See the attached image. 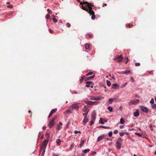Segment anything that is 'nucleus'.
Listing matches in <instances>:
<instances>
[{
  "label": "nucleus",
  "instance_id": "37998d69",
  "mask_svg": "<svg viewBox=\"0 0 156 156\" xmlns=\"http://www.w3.org/2000/svg\"><path fill=\"white\" fill-rule=\"evenodd\" d=\"M50 17V16L48 14H47L46 16V18L47 19H48Z\"/></svg>",
  "mask_w": 156,
  "mask_h": 156
},
{
  "label": "nucleus",
  "instance_id": "6e6552de",
  "mask_svg": "<svg viewBox=\"0 0 156 156\" xmlns=\"http://www.w3.org/2000/svg\"><path fill=\"white\" fill-rule=\"evenodd\" d=\"M86 87H91V88L93 87L92 82L91 81H87L86 83Z\"/></svg>",
  "mask_w": 156,
  "mask_h": 156
},
{
  "label": "nucleus",
  "instance_id": "20e7f679",
  "mask_svg": "<svg viewBox=\"0 0 156 156\" xmlns=\"http://www.w3.org/2000/svg\"><path fill=\"white\" fill-rule=\"evenodd\" d=\"M89 98L90 100H101V98H103L102 97L100 96L98 97H97L93 96H90Z\"/></svg>",
  "mask_w": 156,
  "mask_h": 156
},
{
  "label": "nucleus",
  "instance_id": "2f4dec72",
  "mask_svg": "<svg viewBox=\"0 0 156 156\" xmlns=\"http://www.w3.org/2000/svg\"><path fill=\"white\" fill-rule=\"evenodd\" d=\"M85 48L87 50H89L90 49V45L88 44H86L85 47Z\"/></svg>",
  "mask_w": 156,
  "mask_h": 156
},
{
  "label": "nucleus",
  "instance_id": "c03bdc74",
  "mask_svg": "<svg viewBox=\"0 0 156 156\" xmlns=\"http://www.w3.org/2000/svg\"><path fill=\"white\" fill-rule=\"evenodd\" d=\"M124 132H121V133H119V134L120 136H123L124 135Z\"/></svg>",
  "mask_w": 156,
  "mask_h": 156
},
{
  "label": "nucleus",
  "instance_id": "9b49d317",
  "mask_svg": "<svg viewBox=\"0 0 156 156\" xmlns=\"http://www.w3.org/2000/svg\"><path fill=\"white\" fill-rule=\"evenodd\" d=\"M91 120L94 121L96 118V113L95 112H94L92 113L91 115Z\"/></svg>",
  "mask_w": 156,
  "mask_h": 156
},
{
  "label": "nucleus",
  "instance_id": "423d86ee",
  "mask_svg": "<svg viewBox=\"0 0 156 156\" xmlns=\"http://www.w3.org/2000/svg\"><path fill=\"white\" fill-rule=\"evenodd\" d=\"M140 108L141 109V110L144 112L146 113H147L148 112L149 110L148 108L145 107H144L143 106H140Z\"/></svg>",
  "mask_w": 156,
  "mask_h": 156
},
{
  "label": "nucleus",
  "instance_id": "72a5a7b5",
  "mask_svg": "<svg viewBox=\"0 0 156 156\" xmlns=\"http://www.w3.org/2000/svg\"><path fill=\"white\" fill-rule=\"evenodd\" d=\"M88 111H87V112L85 113H83V116H84V118H86L87 117V114L88 113Z\"/></svg>",
  "mask_w": 156,
  "mask_h": 156
},
{
  "label": "nucleus",
  "instance_id": "393cba45",
  "mask_svg": "<svg viewBox=\"0 0 156 156\" xmlns=\"http://www.w3.org/2000/svg\"><path fill=\"white\" fill-rule=\"evenodd\" d=\"M61 140L60 139H58L56 141V143L58 145H60L61 144Z\"/></svg>",
  "mask_w": 156,
  "mask_h": 156
},
{
  "label": "nucleus",
  "instance_id": "412c9836",
  "mask_svg": "<svg viewBox=\"0 0 156 156\" xmlns=\"http://www.w3.org/2000/svg\"><path fill=\"white\" fill-rule=\"evenodd\" d=\"M85 102L88 105H92V101H85Z\"/></svg>",
  "mask_w": 156,
  "mask_h": 156
},
{
  "label": "nucleus",
  "instance_id": "473e14b6",
  "mask_svg": "<svg viewBox=\"0 0 156 156\" xmlns=\"http://www.w3.org/2000/svg\"><path fill=\"white\" fill-rule=\"evenodd\" d=\"M133 26V25L130 24H128L126 26V27H129V28L132 27Z\"/></svg>",
  "mask_w": 156,
  "mask_h": 156
},
{
  "label": "nucleus",
  "instance_id": "ea45409f",
  "mask_svg": "<svg viewBox=\"0 0 156 156\" xmlns=\"http://www.w3.org/2000/svg\"><path fill=\"white\" fill-rule=\"evenodd\" d=\"M52 20H53V22L55 23H56L58 22L57 20L56 19H55L54 18L52 19Z\"/></svg>",
  "mask_w": 156,
  "mask_h": 156
},
{
  "label": "nucleus",
  "instance_id": "9d476101",
  "mask_svg": "<svg viewBox=\"0 0 156 156\" xmlns=\"http://www.w3.org/2000/svg\"><path fill=\"white\" fill-rule=\"evenodd\" d=\"M57 111V109L55 108L52 109L49 115L48 116V118H50L51 116L52 115V114L54 113L55 112H56Z\"/></svg>",
  "mask_w": 156,
  "mask_h": 156
},
{
  "label": "nucleus",
  "instance_id": "a211bd4d",
  "mask_svg": "<svg viewBox=\"0 0 156 156\" xmlns=\"http://www.w3.org/2000/svg\"><path fill=\"white\" fill-rule=\"evenodd\" d=\"M85 142V141L84 140H82L81 141L80 144H79V146L80 147H82L83 146Z\"/></svg>",
  "mask_w": 156,
  "mask_h": 156
},
{
  "label": "nucleus",
  "instance_id": "f03ea898",
  "mask_svg": "<svg viewBox=\"0 0 156 156\" xmlns=\"http://www.w3.org/2000/svg\"><path fill=\"white\" fill-rule=\"evenodd\" d=\"M122 139L121 138H119L116 141V147L118 149H120L121 148L122 143Z\"/></svg>",
  "mask_w": 156,
  "mask_h": 156
},
{
  "label": "nucleus",
  "instance_id": "de8ad7c7",
  "mask_svg": "<svg viewBox=\"0 0 156 156\" xmlns=\"http://www.w3.org/2000/svg\"><path fill=\"white\" fill-rule=\"evenodd\" d=\"M130 79L131 81L133 83V82H134V80L133 77H131L130 78Z\"/></svg>",
  "mask_w": 156,
  "mask_h": 156
},
{
  "label": "nucleus",
  "instance_id": "f8f14e48",
  "mask_svg": "<svg viewBox=\"0 0 156 156\" xmlns=\"http://www.w3.org/2000/svg\"><path fill=\"white\" fill-rule=\"evenodd\" d=\"M117 99L116 98H110L108 101V102L110 104H112L113 101H116L117 100Z\"/></svg>",
  "mask_w": 156,
  "mask_h": 156
},
{
  "label": "nucleus",
  "instance_id": "6e6d98bb",
  "mask_svg": "<svg viewBox=\"0 0 156 156\" xmlns=\"http://www.w3.org/2000/svg\"><path fill=\"white\" fill-rule=\"evenodd\" d=\"M45 136H47V138H48L49 137V136H50L49 134L48 133H46L45 134Z\"/></svg>",
  "mask_w": 156,
  "mask_h": 156
},
{
  "label": "nucleus",
  "instance_id": "09e8293b",
  "mask_svg": "<svg viewBox=\"0 0 156 156\" xmlns=\"http://www.w3.org/2000/svg\"><path fill=\"white\" fill-rule=\"evenodd\" d=\"M94 76V75H93L92 76H89L88 78V79H93Z\"/></svg>",
  "mask_w": 156,
  "mask_h": 156
},
{
  "label": "nucleus",
  "instance_id": "4d7b16f0",
  "mask_svg": "<svg viewBox=\"0 0 156 156\" xmlns=\"http://www.w3.org/2000/svg\"><path fill=\"white\" fill-rule=\"evenodd\" d=\"M74 145H73V144H72L70 147V149H72L73 147H74Z\"/></svg>",
  "mask_w": 156,
  "mask_h": 156
},
{
  "label": "nucleus",
  "instance_id": "4be33fe9",
  "mask_svg": "<svg viewBox=\"0 0 156 156\" xmlns=\"http://www.w3.org/2000/svg\"><path fill=\"white\" fill-rule=\"evenodd\" d=\"M88 121V119L86 118H84L83 120V122L85 124Z\"/></svg>",
  "mask_w": 156,
  "mask_h": 156
},
{
  "label": "nucleus",
  "instance_id": "3c124183",
  "mask_svg": "<svg viewBox=\"0 0 156 156\" xmlns=\"http://www.w3.org/2000/svg\"><path fill=\"white\" fill-rule=\"evenodd\" d=\"M72 93L73 94H77V92L75 90H73L72 91Z\"/></svg>",
  "mask_w": 156,
  "mask_h": 156
},
{
  "label": "nucleus",
  "instance_id": "6ab92c4d",
  "mask_svg": "<svg viewBox=\"0 0 156 156\" xmlns=\"http://www.w3.org/2000/svg\"><path fill=\"white\" fill-rule=\"evenodd\" d=\"M90 14V15H92L91 17V19L93 20H94L95 18V16L94 15V12L93 13H91Z\"/></svg>",
  "mask_w": 156,
  "mask_h": 156
},
{
  "label": "nucleus",
  "instance_id": "2eb2a0df",
  "mask_svg": "<svg viewBox=\"0 0 156 156\" xmlns=\"http://www.w3.org/2000/svg\"><path fill=\"white\" fill-rule=\"evenodd\" d=\"M139 102V100L138 99H136L134 101H132V104H133L136 105Z\"/></svg>",
  "mask_w": 156,
  "mask_h": 156
},
{
  "label": "nucleus",
  "instance_id": "39448f33",
  "mask_svg": "<svg viewBox=\"0 0 156 156\" xmlns=\"http://www.w3.org/2000/svg\"><path fill=\"white\" fill-rule=\"evenodd\" d=\"M56 119V118H53L51 121L49 123L48 126L49 128H51L54 125L55 121Z\"/></svg>",
  "mask_w": 156,
  "mask_h": 156
},
{
  "label": "nucleus",
  "instance_id": "aec40b11",
  "mask_svg": "<svg viewBox=\"0 0 156 156\" xmlns=\"http://www.w3.org/2000/svg\"><path fill=\"white\" fill-rule=\"evenodd\" d=\"M139 115V112L138 110H137L136 112H134V116L135 117H137Z\"/></svg>",
  "mask_w": 156,
  "mask_h": 156
},
{
  "label": "nucleus",
  "instance_id": "f704fd0d",
  "mask_svg": "<svg viewBox=\"0 0 156 156\" xmlns=\"http://www.w3.org/2000/svg\"><path fill=\"white\" fill-rule=\"evenodd\" d=\"M112 131H111L108 133V136L109 137H111L112 136Z\"/></svg>",
  "mask_w": 156,
  "mask_h": 156
},
{
  "label": "nucleus",
  "instance_id": "dca6fc26",
  "mask_svg": "<svg viewBox=\"0 0 156 156\" xmlns=\"http://www.w3.org/2000/svg\"><path fill=\"white\" fill-rule=\"evenodd\" d=\"M119 87L117 83L113 84L112 85V88L114 89H117Z\"/></svg>",
  "mask_w": 156,
  "mask_h": 156
},
{
  "label": "nucleus",
  "instance_id": "5fc2aeb1",
  "mask_svg": "<svg viewBox=\"0 0 156 156\" xmlns=\"http://www.w3.org/2000/svg\"><path fill=\"white\" fill-rule=\"evenodd\" d=\"M114 133L115 134H116L118 133V131L117 130H115L114 131Z\"/></svg>",
  "mask_w": 156,
  "mask_h": 156
},
{
  "label": "nucleus",
  "instance_id": "ddd939ff",
  "mask_svg": "<svg viewBox=\"0 0 156 156\" xmlns=\"http://www.w3.org/2000/svg\"><path fill=\"white\" fill-rule=\"evenodd\" d=\"M99 123H100L101 124H104L105 122H107V121L105 119H104L103 118H101L99 121Z\"/></svg>",
  "mask_w": 156,
  "mask_h": 156
},
{
  "label": "nucleus",
  "instance_id": "1a4fd4ad",
  "mask_svg": "<svg viewBox=\"0 0 156 156\" xmlns=\"http://www.w3.org/2000/svg\"><path fill=\"white\" fill-rule=\"evenodd\" d=\"M122 59L123 58L122 55H117L116 58H114V59L117 60L119 62H121L122 61Z\"/></svg>",
  "mask_w": 156,
  "mask_h": 156
},
{
  "label": "nucleus",
  "instance_id": "b1692460",
  "mask_svg": "<svg viewBox=\"0 0 156 156\" xmlns=\"http://www.w3.org/2000/svg\"><path fill=\"white\" fill-rule=\"evenodd\" d=\"M106 83L107 85H108V86L110 87L111 85V83L110 81L108 80H107L106 81Z\"/></svg>",
  "mask_w": 156,
  "mask_h": 156
},
{
  "label": "nucleus",
  "instance_id": "4468645a",
  "mask_svg": "<svg viewBox=\"0 0 156 156\" xmlns=\"http://www.w3.org/2000/svg\"><path fill=\"white\" fill-rule=\"evenodd\" d=\"M105 136L104 135H103L101 136H99L97 139V141H100L101 140H102L104 138V137Z\"/></svg>",
  "mask_w": 156,
  "mask_h": 156
},
{
  "label": "nucleus",
  "instance_id": "4c0bfd02",
  "mask_svg": "<svg viewBox=\"0 0 156 156\" xmlns=\"http://www.w3.org/2000/svg\"><path fill=\"white\" fill-rule=\"evenodd\" d=\"M154 99L153 98H152L151 100L150 101V102L151 104H153L154 103Z\"/></svg>",
  "mask_w": 156,
  "mask_h": 156
},
{
  "label": "nucleus",
  "instance_id": "58836bf2",
  "mask_svg": "<svg viewBox=\"0 0 156 156\" xmlns=\"http://www.w3.org/2000/svg\"><path fill=\"white\" fill-rule=\"evenodd\" d=\"M74 133L75 134H77V133H81V132L80 131H78L77 130H75L74 131Z\"/></svg>",
  "mask_w": 156,
  "mask_h": 156
},
{
  "label": "nucleus",
  "instance_id": "bf43d9fd",
  "mask_svg": "<svg viewBox=\"0 0 156 156\" xmlns=\"http://www.w3.org/2000/svg\"><path fill=\"white\" fill-rule=\"evenodd\" d=\"M49 32L51 33H52L53 32V30H51V29H49Z\"/></svg>",
  "mask_w": 156,
  "mask_h": 156
},
{
  "label": "nucleus",
  "instance_id": "bb28decb",
  "mask_svg": "<svg viewBox=\"0 0 156 156\" xmlns=\"http://www.w3.org/2000/svg\"><path fill=\"white\" fill-rule=\"evenodd\" d=\"M88 109V106H85L83 108V112H87L88 111H87Z\"/></svg>",
  "mask_w": 156,
  "mask_h": 156
},
{
  "label": "nucleus",
  "instance_id": "603ef678",
  "mask_svg": "<svg viewBox=\"0 0 156 156\" xmlns=\"http://www.w3.org/2000/svg\"><path fill=\"white\" fill-rule=\"evenodd\" d=\"M156 107V104H154L152 106V109H154Z\"/></svg>",
  "mask_w": 156,
  "mask_h": 156
},
{
  "label": "nucleus",
  "instance_id": "f3484780",
  "mask_svg": "<svg viewBox=\"0 0 156 156\" xmlns=\"http://www.w3.org/2000/svg\"><path fill=\"white\" fill-rule=\"evenodd\" d=\"M121 73L122 74H130L131 73V72L129 70H127L126 71H125V72H121Z\"/></svg>",
  "mask_w": 156,
  "mask_h": 156
},
{
  "label": "nucleus",
  "instance_id": "cd10ccee",
  "mask_svg": "<svg viewBox=\"0 0 156 156\" xmlns=\"http://www.w3.org/2000/svg\"><path fill=\"white\" fill-rule=\"evenodd\" d=\"M127 84V82H126L125 83H123L122 84V85L121 86L120 88H123L125 87L126 86Z\"/></svg>",
  "mask_w": 156,
  "mask_h": 156
},
{
  "label": "nucleus",
  "instance_id": "864d4df0",
  "mask_svg": "<svg viewBox=\"0 0 156 156\" xmlns=\"http://www.w3.org/2000/svg\"><path fill=\"white\" fill-rule=\"evenodd\" d=\"M135 65L136 66H139L140 65V63H135Z\"/></svg>",
  "mask_w": 156,
  "mask_h": 156
},
{
  "label": "nucleus",
  "instance_id": "a878e982",
  "mask_svg": "<svg viewBox=\"0 0 156 156\" xmlns=\"http://www.w3.org/2000/svg\"><path fill=\"white\" fill-rule=\"evenodd\" d=\"M124 123V121L122 118H121L120 121V123L121 124H123Z\"/></svg>",
  "mask_w": 156,
  "mask_h": 156
},
{
  "label": "nucleus",
  "instance_id": "774afa93",
  "mask_svg": "<svg viewBox=\"0 0 156 156\" xmlns=\"http://www.w3.org/2000/svg\"><path fill=\"white\" fill-rule=\"evenodd\" d=\"M52 156H58V155L55 154H53Z\"/></svg>",
  "mask_w": 156,
  "mask_h": 156
},
{
  "label": "nucleus",
  "instance_id": "5701e85b",
  "mask_svg": "<svg viewBox=\"0 0 156 156\" xmlns=\"http://www.w3.org/2000/svg\"><path fill=\"white\" fill-rule=\"evenodd\" d=\"M108 109L110 112H112L113 111L112 108L110 106L108 107Z\"/></svg>",
  "mask_w": 156,
  "mask_h": 156
},
{
  "label": "nucleus",
  "instance_id": "7c9ffc66",
  "mask_svg": "<svg viewBox=\"0 0 156 156\" xmlns=\"http://www.w3.org/2000/svg\"><path fill=\"white\" fill-rule=\"evenodd\" d=\"M89 151H90V149H87L84 150L83 151V152L85 154V153H87Z\"/></svg>",
  "mask_w": 156,
  "mask_h": 156
},
{
  "label": "nucleus",
  "instance_id": "f257e3e1",
  "mask_svg": "<svg viewBox=\"0 0 156 156\" xmlns=\"http://www.w3.org/2000/svg\"><path fill=\"white\" fill-rule=\"evenodd\" d=\"M87 6L88 9H87L86 7H83V5L82 6V9L83 10L87 12L89 14L91 13H93V12H94L92 10V8L91 7L90 3L89 5H88Z\"/></svg>",
  "mask_w": 156,
  "mask_h": 156
},
{
  "label": "nucleus",
  "instance_id": "13d9d810",
  "mask_svg": "<svg viewBox=\"0 0 156 156\" xmlns=\"http://www.w3.org/2000/svg\"><path fill=\"white\" fill-rule=\"evenodd\" d=\"M83 79H84V77H83L81 78V79L80 80V81L81 83L82 82L83 80Z\"/></svg>",
  "mask_w": 156,
  "mask_h": 156
},
{
  "label": "nucleus",
  "instance_id": "49530a36",
  "mask_svg": "<svg viewBox=\"0 0 156 156\" xmlns=\"http://www.w3.org/2000/svg\"><path fill=\"white\" fill-rule=\"evenodd\" d=\"M66 26L68 27H70L71 26V25L69 23H66Z\"/></svg>",
  "mask_w": 156,
  "mask_h": 156
},
{
  "label": "nucleus",
  "instance_id": "c9c22d12",
  "mask_svg": "<svg viewBox=\"0 0 156 156\" xmlns=\"http://www.w3.org/2000/svg\"><path fill=\"white\" fill-rule=\"evenodd\" d=\"M83 4H87V6L88 5H89V2H85V1H83Z\"/></svg>",
  "mask_w": 156,
  "mask_h": 156
},
{
  "label": "nucleus",
  "instance_id": "338daca9",
  "mask_svg": "<svg viewBox=\"0 0 156 156\" xmlns=\"http://www.w3.org/2000/svg\"><path fill=\"white\" fill-rule=\"evenodd\" d=\"M123 126H120V127H119V128H120V129H122V128H123Z\"/></svg>",
  "mask_w": 156,
  "mask_h": 156
},
{
  "label": "nucleus",
  "instance_id": "0eeeda50",
  "mask_svg": "<svg viewBox=\"0 0 156 156\" xmlns=\"http://www.w3.org/2000/svg\"><path fill=\"white\" fill-rule=\"evenodd\" d=\"M71 107L72 108L78 110L79 109V107L78 105V103H76L73 104Z\"/></svg>",
  "mask_w": 156,
  "mask_h": 156
},
{
  "label": "nucleus",
  "instance_id": "8fccbe9b",
  "mask_svg": "<svg viewBox=\"0 0 156 156\" xmlns=\"http://www.w3.org/2000/svg\"><path fill=\"white\" fill-rule=\"evenodd\" d=\"M7 7L9 8H12L13 7L12 5H10V4L7 6Z\"/></svg>",
  "mask_w": 156,
  "mask_h": 156
},
{
  "label": "nucleus",
  "instance_id": "a19ab883",
  "mask_svg": "<svg viewBox=\"0 0 156 156\" xmlns=\"http://www.w3.org/2000/svg\"><path fill=\"white\" fill-rule=\"evenodd\" d=\"M47 11L50 14H52V11L51 10H50L49 9H47Z\"/></svg>",
  "mask_w": 156,
  "mask_h": 156
},
{
  "label": "nucleus",
  "instance_id": "c756f323",
  "mask_svg": "<svg viewBox=\"0 0 156 156\" xmlns=\"http://www.w3.org/2000/svg\"><path fill=\"white\" fill-rule=\"evenodd\" d=\"M45 149H45H45H42L41 150H40V152L42 150H43V151H42V156H43L44 155V154L45 152Z\"/></svg>",
  "mask_w": 156,
  "mask_h": 156
},
{
  "label": "nucleus",
  "instance_id": "e433bc0d",
  "mask_svg": "<svg viewBox=\"0 0 156 156\" xmlns=\"http://www.w3.org/2000/svg\"><path fill=\"white\" fill-rule=\"evenodd\" d=\"M93 73L92 72H89L88 73H87V74H86V75L87 76H89V75H92L93 74Z\"/></svg>",
  "mask_w": 156,
  "mask_h": 156
},
{
  "label": "nucleus",
  "instance_id": "c85d7f7f",
  "mask_svg": "<svg viewBox=\"0 0 156 156\" xmlns=\"http://www.w3.org/2000/svg\"><path fill=\"white\" fill-rule=\"evenodd\" d=\"M99 103L98 101H92V105H97Z\"/></svg>",
  "mask_w": 156,
  "mask_h": 156
},
{
  "label": "nucleus",
  "instance_id": "7ed1b4c3",
  "mask_svg": "<svg viewBox=\"0 0 156 156\" xmlns=\"http://www.w3.org/2000/svg\"><path fill=\"white\" fill-rule=\"evenodd\" d=\"M48 139L45 140L43 141V142L41 146V150L42 149H46V146L48 144Z\"/></svg>",
  "mask_w": 156,
  "mask_h": 156
},
{
  "label": "nucleus",
  "instance_id": "e2e57ef3",
  "mask_svg": "<svg viewBox=\"0 0 156 156\" xmlns=\"http://www.w3.org/2000/svg\"><path fill=\"white\" fill-rule=\"evenodd\" d=\"M88 36L89 37H91L92 36V35L90 34H88Z\"/></svg>",
  "mask_w": 156,
  "mask_h": 156
},
{
  "label": "nucleus",
  "instance_id": "0e129e2a",
  "mask_svg": "<svg viewBox=\"0 0 156 156\" xmlns=\"http://www.w3.org/2000/svg\"><path fill=\"white\" fill-rule=\"evenodd\" d=\"M96 154V152L95 151H94L92 153V155H94L95 154Z\"/></svg>",
  "mask_w": 156,
  "mask_h": 156
},
{
  "label": "nucleus",
  "instance_id": "79ce46f5",
  "mask_svg": "<svg viewBox=\"0 0 156 156\" xmlns=\"http://www.w3.org/2000/svg\"><path fill=\"white\" fill-rule=\"evenodd\" d=\"M66 112L67 113H72V112L71 110L69 109L66 111Z\"/></svg>",
  "mask_w": 156,
  "mask_h": 156
},
{
  "label": "nucleus",
  "instance_id": "a18cd8bd",
  "mask_svg": "<svg viewBox=\"0 0 156 156\" xmlns=\"http://www.w3.org/2000/svg\"><path fill=\"white\" fill-rule=\"evenodd\" d=\"M135 134L140 137H141L142 136V135L140 133H138L136 132L135 133Z\"/></svg>",
  "mask_w": 156,
  "mask_h": 156
},
{
  "label": "nucleus",
  "instance_id": "052dcab7",
  "mask_svg": "<svg viewBox=\"0 0 156 156\" xmlns=\"http://www.w3.org/2000/svg\"><path fill=\"white\" fill-rule=\"evenodd\" d=\"M100 128H104V129H107V127H105V126H101L100 127Z\"/></svg>",
  "mask_w": 156,
  "mask_h": 156
},
{
  "label": "nucleus",
  "instance_id": "680f3d73",
  "mask_svg": "<svg viewBox=\"0 0 156 156\" xmlns=\"http://www.w3.org/2000/svg\"><path fill=\"white\" fill-rule=\"evenodd\" d=\"M94 121H92L91 120V121H90V125L91 126L93 124H94V122H93Z\"/></svg>",
  "mask_w": 156,
  "mask_h": 156
},
{
  "label": "nucleus",
  "instance_id": "69168bd1",
  "mask_svg": "<svg viewBox=\"0 0 156 156\" xmlns=\"http://www.w3.org/2000/svg\"><path fill=\"white\" fill-rule=\"evenodd\" d=\"M57 129H60V126L58 124L57 125Z\"/></svg>",
  "mask_w": 156,
  "mask_h": 156
}]
</instances>
